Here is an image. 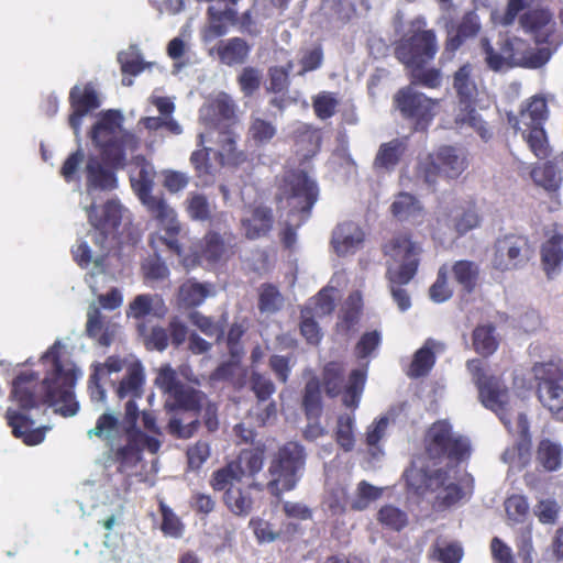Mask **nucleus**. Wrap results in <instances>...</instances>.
Segmentation results:
<instances>
[{
  "instance_id": "nucleus-37",
  "label": "nucleus",
  "mask_w": 563,
  "mask_h": 563,
  "mask_svg": "<svg viewBox=\"0 0 563 563\" xmlns=\"http://www.w3.org/2000/svg\"><path fill=\"white\" fill-rule=\"evenodd\" d=\"M296 145L298 152L305 159L313 157L321 144V134L318 130L307 125L299 124L295 131Z\"/></svg>"
},
{
  "instance_id": "nucleus-54",
  "label": "nucleus",
  "mask_w": 563,
  "mask_h": 563,
  "mask_svg": "<svg viewBox=\"0 0 563 563\" xmlns=\"http://www.w3.org/2000/svg\"><path fill=\"white\" fill-rule=\"evenodd\" d=\"M394 217L399 220H407L420 211L419 201L410 194H399L390 206Z\"/></svg>"
},
{
  "instance_id": "nucleus-5",
  "label": "nucleus",
  "mask_w": 563,
  "mask_h": 563,
  "mask_svg": "<svg viewBox=\"0 0 563 563\" xmlns=\"http://www.w3.org/2000/svg\"><path fill=\"white\" fill-rule=\"evenodd\" d=\"M420 252V246L407 234L394 236L384 246L385 255L390 258L386 273L390 292L400 311H406L411 306L410 297L401 286L407 285L416 275Z\"/></svg>"
},
{
  "instance_id": "nucleus-59",
  "label": "nucleus",
  "mask_w": 563,
  "mask_h": 563,
  "mask_svg": "<svg viewBox=\"0 0 563 563\" xmlns=\"http://www.w3.org/2000/svg\"><path fill=\"white\" fill-rule=\"evenodd\" d=\"M277 129L276 126L262 118H251V124L249 128V133L251 139L257 145H264L269 143L273 137L276 135Z\"/></svg>"
},
{
  "instance_id": "nucleus-28",
  "label": "nucleus",
  "mask_w": 563,
  "mask_h": 563,
  "mask_svg": "<svg viewBox=\"0 0 563 563\" xmlns=\"http://www.w3.org/2000/svg\"><path fill=\"white\" fill-rule=\"evenodd\" d=\"M206 119L217 129L231 124L236 118V104L230 95L225 92L218 93L207 107Z\"/></svg>"
},
{
  "instance_id": "nucleus-60",
  "label": "nucleus",
  "mask_w": 563,
  "mask_h": 563,
  "mask_svg": "<svg viewBox=\"0 0 563 563\" xmlns=\"http://www.w3.org/2000/svg\"><path fill=\"white\" fill-rule=\"evenodd\" d=\"M377 519L382 525L395 531H400L408 523L407 514L391 505L382 507L377 514Z\"/></svg>"
},
{
  "instance_id": "nucleus-6",
  "label": "nucleus",
  "mask_w": 563,
  "mask_h": 563,
  "mask_svg": "<svg viewBox=\"0 0 563 563\" xmlns=\"http://www.w3.org/2000/svg\"><path fill=\"white\" fill-rule=\"evenodd\" d=\"M318 186L305 172H292L286 179L279 195V201L289 208L282 240L287 249L296 243V228L300 227L311 213L318 200Z\"/></svg>"
},
{
  "instance_id": "nucleus-51",
  "label": "nucleus",
  "mask_w": 563,
  "mask_h": 563,
  "mask_svg": "<svg viewBox=\"0 0 563 563\" xmlns=\"http://www.w3.org/2000/svg\"><path fill=\"white\" fill-rule=\"evenodd\" d=\"M344 368L336 362L328 363L323 368V384L329 397H335L342 391Z\"/></svg>"
},
{
  "instance_id": "nucleus-56",
  "label": "nucleus",
  "mask_w": 563,
  "mask_h": 563,
  "mask_svg": "<svg viewBox=\"0 0 563 563\" xmlns=\"http://www.w3.org/2000/svg\"><path fill=\"white\" fill-rule=\"evenodd\" d=\"M338 106V96L331 91H321L312 98L314 113L321 120L333 117Z\"/></svg>"
},
{
  "instance_id": "nucleus-29",
  "label": "nucleus",
  "mask_w": 563,
  "mask_h": 563,
  "mask_svg": "<svg viewBox=\"0 0 563 563\" xmlns=\"http://www.w3.org/2000/svg\"><path fill=\"white\" fill-rule=\"evenodd\" d=\"M531 178L537 186L548 191H556L563 180V154L534 167L531 170Z\"/></svg>"
},
{
  "instance_id": "nucleus-31",
  "label": "nucleus",
  "mask_w": 563,
  "mask_h": 563,
  "mask_svg": "<svg viewBox=\"0 0 563 563\" xmlns=\"http://www.w3.org/2000/svg\"><path fill=\"white\" fill-rule=\"evenodd\" d=\"M407 150L406 139H393L382 143L373 162L375 170L393 172Z\"/></svg>"
},
{
  "instance_id": "nucleus-57",
  "label": "nucleus",
  "mask_w": 563,
  "mask_h": 563,
  "mask_svg": "<svg viewBox=\"0 0 563 563\" xmlns=\"http://www.w3.org/2000/svg\"><path fill=\"white\" fill-rule=\"evenodd\" d=\"M156 244L155 255L146 258L142 265L144 277L147 282H162L169 276V269L166 263L157 254L158 246Z\"/></svg>"
},
{
  "instance_id": "nucleus-62",
  "label": "nucleus",
  "mask_w": 563,
  "mask_h": 563,
  "mask_svg": "<svg viewBox=\"0 0 563 563\" xmlns=\"http://www.w3.org/2000/svg\"><path fill=\"white\" fill-rule=\"evenodd\" d=\"M250 387L258 402L267 401L276 390L271 377L258 372H252L250 376Z\"/></svg>"
},
{
  "instance_id": "nucleus-61",
  "label": "nucleus",
  "mask_w": 563,
  "mask_h": 563,
  "mask_svg": "<svg viewBox=\"0 0 563 563\" xmlns=\"http://www.w3.org/2000/svg\"><path fill=\"white\" fill-rule=\"evenodd\" d=\"M354 417L347 413L338 418L336 442L346 452L354 448Z\"/></svg>"
},
{
  "instance_id": "nucleus-9",
  "label": "nucleus",
  "mask_w": 563,
  "mask_h": 563,
  "mask_svg": "<svg viewBox=\"0 0 563 563\" xmlns=\"http://www.w3.org/2000/svg\"><path fill=\"white\" fill-rule=\"evenodd\" d=\"M69 101L73 109L69 115V125L74 131L77 143L79 144L76 152L71 153L64 162L60 174L66 181H73L77 178L80 166L84 163L85 154L80 147V126L82 118L89 112L100 107V100L97 91L91 84L84 86H75L69 93Z\"/></svg>"
},
{
  "instance_id": "nucleus-18",
  "label": "nucleus",
  "mask_w": 563,
  "mask_h": 563,
  "mask_svg": "<svg viewBox=\"0 0 563 563\" xmlns=\"http://www.w3.org/2000/svg\"><path fill=\"white\" fill-rule=\"evenodd\" d=\"M453 89L461 104L467 113L459 119L462 123H468L477 129L483 139L486 137L487 130L483 128L479 115L473 109V104L478 95V88L474 74V67L471 64H464L453 75Z\"/></svg>"
},
{
  "instance_id": "nucleus-32",
  "label": "nucleus",
  "mask_w": 563,
  "mask_h": 563,
  "mask_svg": "<svg viewBox=\"0 0 563 563\" xmlns=\"http://www.w3.org/2000/svg\"><path fill=\"white\" fill-rule=\"evenodd\" d=\"M541 263L548 278H553L560 273L563 263V233H553L542 244Z\"/></svg>"
},
{
  "instance_id": "nucleus-13",
  "label": "nucleus",
  "mask_w": 563,
  "mask_h": 563,
  "mask_svg": "<svg viewBox=\"0 0 563 563\" xmlns=\"http://www.w3.org/2000/svg\"><path fill=\"white\" fill-rule=\"evenodd\" d=\"M155 385L166 395L168 400L165 402V408L168 412L177 409L185 411L198 412L202 408V400L205 393L181 383L177 373L169 365H164L159 368L155 378Z\"/></svg>"
},
{
  "instance_id": "nucleus-11",
  "label": "nucleus",
  "mask_w": 563,
  "mask_h": 563,
  "mask_svg": "<svg viewBox=\"0 0 563 563\" xmlns=\"http://www.w3.org/2000/svg\"><path fill=\"white\" fill-rule=\"evenodd\" d=\"M305 465V448L298 442L286 443L269 465L271 481L267 483L269 492L279 496L283 492L294 489L303 474Z\"/></svg>"
},
{
  "instance_id": "nucleus-2",
  "label": "nucleus",
  "mask_w": 563,
  "mask_h": 563,
  "mask_svg": "<svg viewBox=\"0 0 563 563\" xmlns=\"http://www.w3.org/2000/svg\"><path fill=\"white\" fill-rule=\"evenodd\" d=\"M123 117L117 110L101 114L90 131L92 143L100 148L101 157L90 155L86 162L87 192L110 191L117 188L115 168L124 167L129 157L136 159V169L131 175V184L143 202L153 197L155 170L143 156L134 153L140 147V139L122 128Z\"/></svg>"
},
{
  "instance_id": "nucleus-1",
  "label": "nucleus",
  "mask_w": 563,
  "mask_h": 563,
  "mask_svg": "<svg viewBox=\"0 0 563 563\" xmlns=\"http://www.w3.org/2000/svg\"><path fill=\"white\" fill-rule=\"evenodd\" d=\"M44 364L51 369L37 384V375L33 372L19 375L12 383L11 398L18 404L19 410L8 408L5 419L12 428V434L22 439L26 445H36L44 441L48 427L34 428L35 420L30 415L32 409L48 404L55 412L64 417H74L79 410L75 399L74 387L80 376V369L66 357L65 345L57 340L42 356Z\"/></svg>"
},
{
  "instance_id": "nucleus-15",
  "label": "nucleus",
  "mask_w": 563,
  "mask_h": 563,
  "mask_svg": "<svg viewBox=\"0 0 563 563\" xmlns=\"http://www.w3.org/2000/svg\"><path fill=\"white\" fill-rule=\"evenodd\" d=\"M264 453L260 450H243L236 460L217 470L216 485L223 487L229 479L244 482L247 488L262 490L264 485L255 479V475L263 468Z\"/></svg>"
},
{
  "instance_id": "nucleus-52",
  "label": "nucleus",
  "mask_w": 563,
  "mask_h": 563,
  "mask_svg": "<svg viewBox=\"0 0 563 563\" xmlns=\"http://www.w3.org/2000/svg\"><path fill=\"white\" fill-rule=\"evenodd\" d=\"M140 335L143 336V342L147 350H156L163 352L169 344L168 331L162 327H153L147 332L146 325L141 323L137 325Z\"/></svg>"
},
{
  "instance_id": "nucleus-39",
  "label": "nucleus",
  "mask_w": 563,
  "mask_h": 563,
  "mask_svg": "<svg viewBox=\"0 0 563 563\" xmlns=\"http://www.w3.org/2000/svg\"><path fill=\"white\" fill-rule=\"evenodd\" d=\"M210 295V285L187 280L179 287L178 300L185 307H196L201 305Z\"/></svg>"
},
{
  "instance_id": "nucleus-17",
  "label": "nucleus",
  "mask_w": 563,
  "mask_h": 563,
  "mask_svg": "<svg viewBox=\"0 0 563 563\" xmlns=\"http://www.w3.org/2000/svg\"><path fill=\"white\" fill-rule=\"evenodd\" d=\"M151 216L157 220L164 235L156 234L152 238L151 244L156 249V244H162L173 253L179 254L180 246L177 240V234L180 231V225L177 220V213L162 196L148 197L147 200L142 202Z\"/></svg>"
},
{
  "instance_id": "nucleus-50",
  "label": "nucleus",
  "mask_w": 563,
  "mask_h": 563,
  "mask_svg": "<svg viewBox=\"0 0 563 563\" xmlns=\"http://www.w3.org/2000/svg\"><path fill=\"white\" fill-rule=\"evenodd\" d=\"M383 494V488L374 486L366 481H361L355 490V497L351 501V508L356 511L365 510Z\"/></svg>"
},
{
  "instance_id": "nucleus-3",
  "label": "nucleus",
  "mask_w": 563,
  "mask_h": 563,
  "mask_svg": "<svg viewBox=\"0 0 563 563\" xmlns=\"http://www.w3.org/2000/svg\"><path fill=\"white\" fill-rule=\"evenodd\" d=\"M426 451L431 460H445L444 466L413 462L406 471V481L418 495L432 496L433 507L444 510L455 505L463 492L456 483L455 465L464 459L470 451L466 438L452 432L446 421H438L428 430L426 437Z\"/></svg>"
},
{
  "instance_id": "nucleus-33",
  "label": "nucleus",
  "mask_w": 563,
  "mask_h": 563,
  "mask_svg": "<svg viewBox=\"0 0 563 563\" xmlns=\"http://www.w3.org/2000/svg\"><path fill=\"white\" fill-rule=\"evenodd\" d=\"M217 52L220 62L227 66L244 64L250 55L251 46L241 37H232L227 41H220L218 45L210 51V54Z\"/></svg>"
},
{
  "instance_id": "nucleus-47",
  "label": "nucleus",
  "mask_w": 563,
  "mask_h": 563,
  "mask_svg": "<svg viewBox=\"0 0 563 563\" xmlns=\"http://www.w3.org/2000/svg\"><path fill=\"white\" fill-rule=\"evenodd\" d=\"M284 296L272 284H264L258 292V309L262 313L274 314L284 307Z\"/></svg>"
},
{
  "instance_id": "nucleus-38",
  "label": "nucleus",
  "mask_w": 563,
  "mask_h": 563,
  "mask_svg": "<svg viewBox=\"0 0 563 563\" xmlns=\"http://www.w3.org/2000/svg\"><path fill=\"white\" fill-rule=\"evenodd\" d=\"M367 363L351 372L347 385L343 391L342 401L347 408H357L366 382Z\"/></svg>"
},
{
  "instance_id": "nucleus-46",
  "label": "nucleus",
  "mask_w": 563,
  "mask_h": 563,
  "mask_svg": "<svg viewBox=\"0 0 563 563\" xmlns=\"http://www.w3.org/2000/svg\"><path fill=\"white\" fill-rule=\"evenodd\" d=\"M214 205L200 192H190L186 199V210L196 221H208L214 210Z\"/></svg>"
},
{
  "instance_id": "nucleus-26",
  "label": "nucleus",
  "mask_w": 563,
  "mask_h": 563,
  "mask_svg": "<svg viewBox=\"0 0 563 563\" xmlns=\"http://www.w3.org/2000/svg\"><path fill=\"white\" fill-rule=\"evenodd\" d=\"M167 308L161 296L156 294H141L129 303L125 314L128 318L143 320L145 318H163Z\"/></svg>"
},
{
  "instance_id": "nucleus-30",
  "label": "nucleus",
  "mask_w": 563,
  "mask_h": 563,
  "mask_svg": "<svg viewBox=\"0 0 563 563\" xmlns=\"http://www.w3.org/2000/svg\"><path fill=\"white\" fill-rule=\"evenodd\" d=\"M438 223L454 230L460 236L476 228L479 224V217L473 208L454 207L449 213H441L438 217Z\"/></svg>"
},
{
  "instance_id": "nucleus-41",
  "label": "nucleus",
  "mask_w": 563,
  "mask_h": 563,
  "mask_svg": "<svg viewBox=\"0 0 563 563\" xmlns=\"http://www.w3.org/2000/svg\"><path fill=\"white\" fill-rule=\"evenodd\" d=\"M532 374L538 385L563 384V363L554 360L537 362L532 366Z\"/></svg>"
},
{
  "instance_id": "nucleus-21",
  "label": "nucleus",
  "mask_w": 563,
  "mask_h": 563,
  "mask_svg": "<svg viewBox=\"0 0 563 563\" xmlns=\"http://www.w3.org/2000/svg\"><path fill=\"white\" fill-rule=\"evenodd\" d=\"M210 484L214 490H224L223 501L232 514L246 517L252 512L254 498L251 490L253 488H247L244 482L229 479L223 487H219L216 485V475L212 474Z\"/></svg>"
},
{
  "instance_id": "nucleus-20",
  "label": "nucleus",
  "mask_w": 563,
  "mask_h": 563,
  "mask_svg": "<svg viewBox=\"0 0 563 563\" xmlns=\"http://www.w3.org/2000/svg\"><path fill=\"white\" fill-rule=\"evenodd\" d=\"M397 108L405 118L416 121V129L423 130L434 117L435 100L417 91L412 86L400 89L395 96Z\"/></svg>"
},
{
  "instance_id": "nucleus-23",
  "label": "nucleus",
  "mask_w": 563,
  "mask_h": 563,
  "mask_svg": "<svg viewBox=\"0 0 563 563\" xmlns=\"http://www.w3.org/2000/svg\"><path fill=\"white\" fill-rule=\"evenodd\" d=\"M119 332V325L106 317L96 302L87 309L86 333L101 346H110Z\"/></svg>"
},
{
  "instance_id": "nucleus-36",
  "label": "nucleus",
  "mask_w": 563,
  "mask_h": 563,
  "mask_svg": "<svg viewBox=\"0 0 563 563\" xmlns=\"http://www.w3.org/2000/svg\"><path fill=\"white\" fill-rule=\"evenodd\" d=\"M144 369L140 363H133L128 367L126 374L117 388V395L120 399L131 397L130 400L135 402V398H140L143 393Z\"/></svg>"
},
{
  "instance_id": "nucleus-45",
  "label": "nucleus",
  "mask_w": 563,
  "mask_h": 563,
  "mask_svg": "<svg viewBox=\"0 0 563 563\" xmlns=\"http://www.w3.org/2000/svg\"><path fill=\"white\" fill-rule=\"evenodd\" d=\"M231 246L230 241H225L224 236L216 232H210L206 235L203 256L212 263L223 261L229 256Z\"/></svg>"
},
{
  "instance_id": "nucleus-55",
  "label": "nucleus",
  "mask_w": 563,
  "mask_h": 563,
  "mask_svg": "<svg viewBox=\"0 0 563 563\" xmlns=\"http://www.w3.org/2000/svg\"><path fill=\"white\" fill-rule=\"evenodd\" d=\"M530 439H520L514 446L504 451L501 461L516 467L525 466L530 459Z\"/></svg>"
},
{
  "instance_id": "nucleus-4",
  "label": "nucleus",
  "mask_w": 563,
  "mask_h": 563,
  "mask_svg": "<svg viewBox=\"0 0 563 563\" xmlns=\"http://www.w3.org/2000/svg\"><path fill=\"white\" fill-rule=\"evenodd\" d=\"M92 229L73 250L74 257L82 267L92 265L91 276L103 273V261L123 219L130 220L129 210L114 199L108 200L98 214L95 201L85 207Z\"/></svg>"
},
{
  "instance_id": "nucleus-34",
  "label": "nucleus",
  "mask_w": 563,
  "mask_h": 563,
  "mask_svg": "<svg viewBox=\"0 0 563 563\" xmlns=\"http://www.w3.org/2000/svg\"><path fill=\"white\" fill-rule=\"evenodd\" d=\"M444 350V345L432 339H428L422 347H420L413 355L409 368V376L421 377L427 375L433 367L435 362V353Z\"/></svg>"
},
{
  "instance_id": "nucleus-8",
  "label": "nucleus",
  "mask_w": 563,
  "mask_h": 563,
  "mask_svg": "<svg viewBox=\"0 0 563 563\" xmlns=\"http://www.w3.org/2000/svg\"><path fill=\"white\" fill-rule=\"evenodd\" d=\"M139 416L137 405L133 400H128L124 406L122 420L119 419L115 411L107 410L98 418L96 426L87 431V435L89 439L97 437L102 440L113 441L121 433H124L126 437L132 438L134 443L140 446V453L143 450L156 453L161 448V442L136 428Z\"/></svg>"
},
{
  "instance_id": "nucleus-12",
  "label": "nucleus",
  "mask_w": 563,
  "mask_h": 563,
  "mask_svg": "<svg viewBox=\"0 0 563 563\" xmlns=\"http://www.w3.org/2000/svg\"><path fill=\"white\" fill-rule=\"evenodd\" d=\"M464 152L453 146H442L435 154L420 158L417 175L429 187H433L440 176L457 178L466 168Z\"/></svg>"
},
{
  "instance_id": "nucleus-25",
  "label": "nucleus",
  "mask_w": 563,
  "mask_h": 563,
  "mask_svg": "<svg viewBox=\"0 0 563 563\" xmlns=\"http://www.w3.org/2000/svg\"><path fill=\"white\" fill-rule=\"evenodd\" d=\"M521 27L534 36L537 42H547L554 32L553 14L547 9H533L520 16Z\"/></svg>"
},
{
  "instance_id": "nucleus-10",
  "label": "nucleus",
  "mask_w": 563,
  "mask_h": 563,
  "mask_svg": "<svg viewBox=\"0 0 563 563\" xmlns=\"http://www.w3.org/2000/svg\"><path fill=\"white\" fill-rule=\"evenodd\" d=\"M548 114L545 98L533 96L521 109L519 118H509V123L521 132L531 152L540 159L547 158L551 151L543 129Z\"/></svg>"
},
{
  "instance_id": "nucleus-40",
  "label": "nucleus",
  "mask_w": 563,
  "mask_h": 563,
  "mask_svg": "<svg viewBox=\"0 0 563 563\" xmlns=\"http://www.w3.org/2000/svg\"><path fill=\"white\" fill-rule=\"evenodd\" d=\"M452 273L456 283L465 291L472 292L479 276V266L473 261L461 260L454 263Z\"/></svg>"
},
{
  "instance_id": "nucleus-35",
  "label": "nucleus",
  "mask_w": 563,
  "mask_h": 563,
  "mask_svg": "<svg viewBox=\"0 0 563 563\" xmlns=\"http://www.w3.org/2000/svg\"><path fill=\"white\" fill-rule=\"evenodd\" d=\"M218 130L217 143L219 145L218 157L221 165L234 164L241 153L238 151L239 134L231 124H225Z\"/></svg>"
},
{
  "instance_id": "nucleus-44",
  "label": "nucleus",
  "mask_w": 563,
  "mask_h": 563,
  "mask_svg": "<svg viewBox=\"0 0 563 563\" xmlns=\"http://www.w3.org/2000/svg\"><path fill=\"white\" fill-rule=\"evenodd\" d=\"M537 460L547 471H558L562 465L561 445L550 440H542L538 448Z\"/></svg>"
},
{
  "instance_id": "nucleus-53",
  "label": "nucleus",
  "mask_w": 563,
  "mask_h": 563,
  "mask_svg": "<svg viewBox=\"0 0 563 563\" xmlns=\"http://www.w3.org/2000/svg\"><path fill=\"white\" fill-rule=\"evenodd\" d=\"M540 402L552 412L563 409V383L555 385H538Z\"/></svg>"
},
{
  "instance_id": "nucleus-7",
  "label": "nucleus",
  "mask_w": 563,
  "mask_h": 563,
  "mask_svg": "<svg viewBox=\"0 0 563 563\" xmlns=\"http://www.w3.org/2000/svg\"><path fill=\"white\" fill-rule=\"evenodd\" d=\"M495 48L488 38L481 40L485 62L495 71L508 67L539 68L551 57L549 48H536L517 36L506 37L497 43Z\"/></svg>"
},
{
  "instance_id": "nucleus-58",
  "label": "nucleus",
  "mask_w": 563,
  "mask_h": 563,
  "mask_svg": "<svg viewBox=\"0 0 563 563\" xmlns=\"http://www.w3.org/2000/svg\"><path fill=\"white\" fill-rule=\"evenodd\" d=\"M463 556V549L457 542L438 540L432 547V558L441 563H459Z\"/></svg>"
},
{
  "instance_id": "nucleus-42",
  "label": "nucleus",
  "mask_w": 563,
  "mask_h": 563,
  "mask_svg": "<svg viewBox=\"0 0 563 563\" xmlns=\"http://www.w3.org/2000/svg\"><path fill=\"white\" fill-rule=\"evenodd\" d=\"M302 405L308 420L318 419L321 415V386L317 377H312L306 383Z\"/></svg>"
},
{
  "instance_id": "nucleus-19",
  "label": "nucleus",
  "mask_w": 563,
  "mask_h": 563,
  "mask_svg": "<svg viewBox=\"0 0 563 563\" xmlns=\"http://www.w3.org/2000/svg\"><path fill=\"white\" fill-rule=\"evenodd\" d=\"M529 258L530 246L528 239L510 234L496 241L492 265L497 271L508 272L523 267Z\"/></svg>"
},
{
  "instance_id": "nucleus-48",
  "label": "nucleus",
  "mask_w": 563,
  "mask_h": 563,
  "mask_svg": "<svg viewBox=\"0 0 563 563\" xmlns=\"http://www.w3.org/2000/svg\"><path fill=\"white\" fill-rule=\"evenodd\" d=\"M473 345L475 351L483 356L493 354L498 346L495 328L490 324L477 327L473 331Z\"/></svg>"
},
{
  "instance_id": "nucleus-64",
  "label": "nucleus",
  "mask_w": 563,
  "mask_h": 563,
  "mask_svg": "<svg viewBox=\"0 0 563 563\" xmlns=\"http://www.w3.org/2000/svg\"><path fill=\"white\" fill-rule=\"evenodd\" d=\"M188 319L194 325H196L203 334L209 338H216L217 340H220V338L223 335V330L217 322L198 311H191L188 314Z\"/></svg>"
},
{
  "instance_id": "nucleus-63",
  "label": "nucleus",
  "mask_w": 563,
  "mask_h": 563,
  "mask_svg": "<svg viewBox=\"0 0 563 563\" xmlns=\"http://www.w3.org/2000/svg\"><path fill=\"white\" fill-rule=\"evenodd\" d=\"M263 74L262 71L252 66L244 67L238 76V84L241 91L245 97H251L261 87Z\"/></svg>"
},
{
  "instance_id": "nucleus-49",
  "label": "nucleus",
  "mask_w": 563,
  "mask_h": 563,
  "mask_svg": "<svg viewBox=\"0 0 563 563\" xmlns=\"http://www.w3.org/2000/svg\"><path fill=\"white\" fill-rule=\"evenodd\" d=\"M118 62L121 65L122 71L132 76H136L143 71L145 67L152 65L143 60L142 54L136 45H131L129 49L120 52L118 54Z\"/></svg>"
},
{
  "instance_id": "nucleus-14",
  "label": "nucleus",
  "mask_w": 563,
  "mask_h": 563,
  "mask_svg": "<svg viewBox=\"0 0 563 563\" xmlns=\"http://www.w3.org/2000/svg\"><path fill=\"white\" fill-rule=\"evenodd\" d=\"M467 371L477 386L481 402L494 411L504 424L508 423L505 410L508 405V389L500 378L486 376L481 360H471L466 363Z\"/></svg>"
},
{
  "instance_id": "nucleus-43",
  "label": "nucleus",
  "mask_w": 563,
  "mask_h": 563,
  "mask_svg": "<svg viewBox=\"0 0 563 563\" xmlns=\"http://www.w3.org/2000/svg\"><path fill=\"white\" fill-rule=\"evenodd\" d=\"M324 59L323 47L321 44H312L299 51V69L297 76H305L307 73L319 69Z\"/></svg>"
},
{
  "instance_id": "nucleus-22",
  "label": "nucleus",
  "mask_w": 563,
  "mask_h": 563,
  "mask_svg": "<svg viewBox=\"0 0 563 563\" xmlns=\"http://www.w3.org/2000/svg\"><path fill=\"white\" fill-rule=\"evenodd\" d=\"M273 210L266 206L249 207L241 218V229L249 240L265 238L274 227Z\"/></svg>"
},
{
  "instance_id": "nucleus-27",
  "label": "nucleus",
  "mask_w": 563,
  "mask_h": 563,
  "mask_svg": "<svg viewBox=\"0 0 563 563\" xmlns=\"http://www.w3.org/2000/svg\"><path fill=\"white\" fill-rule=\"evenodd\" d=\"M128 442L123 446L114 448L113 441H107L109 445L108 454L104 455V466L110 467L112 464H119V472L123 473L134 467L141 460L140 446L134 443L132 438L126 437Z\"/></svg>"
},
{
  "instance_id": "nucleus-24",
  "label": "nucleus",
  "mask_w": 563,
  "mask_h": 563,
  "mask_svg": "<svg viewBox=\"0 0 563 563\" xmlns=\"http://www.w3.org/2000/svg\"><path fill=\"white\" fill-rule=\"evenodd\" d=\"M364 241V232L354 222L340 223L332 232L331 244L340 256L355 253Z\"/></svg>"
},
{
  "instance_id": "nucleus-16",
  "label": "nucleus",
  "mask_w": 563,
  "mask_h": 563,
  "mask_svg": "<svg viewBox=\"0 0 563 563\" xmlns=\"http://www.w3.org/2000/svg\"><path fill=\"white\" fill-rule=\"evenodd\" d=\"M439 46L433 30L417 31L402 37L395 48L396 57L408 68H422L432 60Z\"/></svg>"
}]
</instances>
